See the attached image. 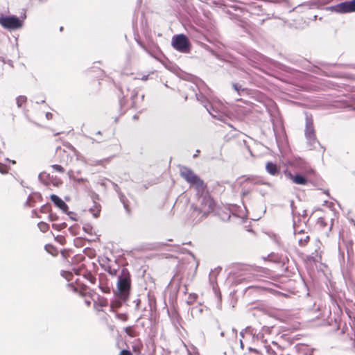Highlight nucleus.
<instances>
[{
  "mask_svg": "<svg viewBox=\"0 0 355 355\" xmlns=\"http://www.w3.org/2000/svg\"><path fill=\"white\" fill-rule=\"evenodd\" d=\"M295 233L299 245L302 247L306 246L310 241L309 235L303 230H298L297 227H295Z\"/></svg>",
  "mask_w": 355,
  "mask_h": 355,
  "instance_id": "14",
  "label": "nucleus"
},
{
  "mask_svg": "<svg viewBox=\"0 0 355 355\" xmlns=\"http://www.w3.org/2000/svg\"><path fill=\"white\" fill-rule=\"evenodd\" d=\"M0 25L9 31L17 30L22 27L23 21L15 15L7 16L1 13Z\"/></svg>",
  "mask_w": 355,
  "mask_h": 355,
  "instance_id": "6",
  "label": "nucleus"
},
{
  "mask_svg": "<svg viewBox=\"0 0 355 355\" xmlns=\"http://www.w3.org/2000/svg\"><path fill=\"white\" fill-rule=\"evenodd\" d=\"M263 184V181L256 176L244 177V179L240 182V185L251 187L254 185H260Z\"/></svg>",
  "mask_w": 355,
  "mask_h": 355,
  "instance_id": "15",
  "label": "nucleus"
},
{
  "mask_svg": "<svg viewBox=\"0 0 355 355\" xmlns=\"http://www.w3.org/2000/svg\"><path fill=\"white\" fill-rule=\"evenodd\" d=\"M281 355H284V354H281Z\"/></svg>",
  "mask_w": 355,
  "mask_h": 355,
  "instance_id": "42",
  "label": "nucleus"
},
{
  "mask_svg": "<svg viewBox=\"0 0 355 355\" xmlns=\"http://www.w3.org/2000/svg\"><path fill=\"white\" fill-rule=\"evenodd\" d=\"M353 243L352 241H349V245L352 246Z\"/></svg>",
  "mask_w": 355,
  "mask_h": 355,
  "instance_id": "41",
  "label": "nucleus"
},
{
  "mask_svg": "<svg viewBox=\"0 0 355 355\" xmlns=\"http://www.w3.org/2000/svg\"><path fill=\"white\" fill-rule=\"evenodd\" d=\"M39 180L46 186L53 185V187H58L62 184V181L60 178L54 177L46 172L40 173Z\"/></svg>",
  "mask_w": 355,
  "mask_h": 355,
  "instance_id": "10",
  "label": "nucleus"
},
{
  "mask_svg": "<svg viewBox=\"0 0 355 355\" xmlns=\"http://www.w3.org/2000/svg\"><path fill=\"white\" fill-rule=\"evenodd\" d=\"M305 135L309 139H314L315 137L313 123L311 119L306 121Z\"/></svg>",
  "mask_w": 355,
  "mask_h": 355,
  "instance_id": "17",
  "label": "nucleus"
},
{
  "mask_svg": "<svg viewBox=\"0 0 355 355\" xmlns=\"http://www.w3.org/2000/svg\"><path fill=\"white\" fill-rule=\"evenodd\" d=\"M122 306V303L119 300H114L111 302L110 306V311L113 313H116V310L119 308H121Z\"/></svg>",
  "mask_w": 355,
  "mask_h": 355,
  "instance_id": "23",
  "label": "nucleus"
},
{
  "mask_svg": "<svg viewBox=\"0 0 355 355\" xmlns=\"http://www.w3.org/2000/svg\"><path fill=\"white\" fill-rule=\"evenodd\" d=\"M53 114L51 112H46L45 117L47 121L51 120L53 119Z\"/></svg>",
  "mask_w": 355,
  "mask_h": 355,
  "instance_id": "36",
  "label": "nucleus"
},
{
  "mask_svg": "<svg viewBox=\"0 0 355 355\" xmlns=\"http://www.w3.org/2000/svg\"><path fill=\"white\" fill-rule=\"evenodd\" d=\"M85 304H87V306L89 307V306H91L92 302H91V301H89V300H85Z\"/></svg>",
  "mask_w": 355,
  "mask_h": 355,
  "instance_id": "38",
  "label": "nucleus"
},
{
  "mask_svg": "<svg viewBox=\"0 0 355 355\" xmlns=\"http://www.w3.org/2000/svg\"><path fill=\"white\" fill-rule=\"evenodd\" d=\"M132 351L139 355L141 353V350L143 349V345L139 340H137L134 342L133 345L132 346Z\"/></svg>",
  "mask_w": 355,
  "mask_h": 355,
  "instance_id": "22",
  "label": "nucleus"
},
{
  "mask_svg": "<svg viewBox=\"0 0 355 355\" xmlns=\"http://www.w3.org/2000/svg\"><path fill=\"white\" fill-rule=\"evenodd\" d=\"M125 332L130 337L136 336V331H135L134 327L132 326H128V327H125Z\"/></svg>",
  "mask_w": 355,
  "mask_h": 355,
  "instance_id": "29",
  "label": "nucleus"
},
{
  "mask_svg": "<svg viewBox=\"0 0 355 355\" xmlns=\"http://www.w3.org/2000/svg\"><path fill=\"white\" fill-rule=\"evenodd\" d=\"M241 187V195L242 198H244L250 195L252 191V187L244 185H240Z\"/></svg>",
  "mask_w": 355,
  "mask_h": 355,
  "instance_id": "25",
  "label": "nucleus"
},
{
  "mask_svg": "<svg viewBox=\"0 0 355 355\" xmlns=\"http://www.w3.org/2000/svg\"><path fill=\"white\" fill-rule=\"evenodd\" d=\"M216 206V200L207 189L197 192V198L191 205V217L196 222H200L214 213Z\"/></svg>",
  "mask_w": 355,
  "mask_h": 355,
  "instance_id": "1",
  "label": "nucleus"
},
{
  "mask_svg": "<svg viewBox=\"0 0 355 355\" xmlns=\"http://www.w3.org/2000/svg\"><path fill=\"white\" fill-rule=\"evenodd\" d=\"M51 201L60 209L65 211L68 209L67 205L58 196L52 194L50 196Z\"/></svg>",
  "mask_w": 355,
  "mask_h": 355,
  "instance_id": "18",
  "label": "nucleus"
},
{
  "mask_svg": "<svg viewBox=\"0 0 355 355\" xmlns=\"http://www.w3.org/2000/svg\"><path fill=\"white\" fill-rule=\"evenodd\" d=\"M44 114V112H37V113H35V116L31 119L33 123H35V124L40 125V126H42L43 125V121L41 120L39 116H42V115Z\"/></svg>",
  "mask_w": 355,
  "mask_h": 355,
  "instance_id": "26",
  "label": "nucleus"
},
{
  "mask_svg": "<svg viewBox=\"0 0 355 355\" xmlns=\"http://www.w3.org/2000/svg\"><path fill=\"white\" fill-rule=\"evenodd\" d=\"M338 13L355 12V0H350L338 3L332 7Z\"/></svg>",
  "mask_w": 355,
  "mask_h": 355,
  "instance_id": "9",
  "label": "nucleus"
},
{
  "mask_svg": "<svg viewBox=\"0 0 355 355\" xmlns=\"http://www.w3.org/2000/svg\"><path fill=\"white\" fill-rule=\"evenodd\" d=\"M133 119H135V120H138L139 119V116L137 115H135L133 116Z\"/></svg>",
  "mask_w": 355,
  "mask_h": 355,
  "instance_id": "39",
  "label": "nucleus"
},
{
  "mask_svg": "<svg viewBox=\"0 0 355 355\" xmlns=\"http://www.w3.org/2000/svg\"><path fill=\"white\" fill-rule=\"evenodd\" d=\"M8 172V167L7 165L0 162V173L2 174H6Z\"/></svg>",
  "mask_w": 355,
  "mask_h": 355,
  "instance_id": "32",
  "label": "nucleus"
},
{
  "mask_svg": "<svg viewBox=\"0 0 355 355\" xmlns=\"http://www.w3.org/2000/svg\"><path fill=\"white\" fill-rule=\"evenodd\" d=\"M116 318L123 322H126L129 319L128 315L125 313H116Z\"/></svg>",
  "mask_w": 355,
  "mask_h": 355,
  "instance_id": "28",
  "label": "nucleus"
},
{
  "mask_svg": "<svg viewBox=\"0 0 355 355\" xmlns=\"http://www.w3.org/2000/svg\"><path fill=\"white\" fill-rule=\"evenodd\" d=\"M119 355H133V354L130 350L123 349L120 352Z\"/></svg>",
  "mask_w": 355,
  "mask_h": 355,
  "instance_id": "35",
  "label": "nucleus"
},
{
  "mask_svg": "<svg viewBox=\"0 0 355 355\" xmlns=\"http://www.w3.org/2000/svg\"><path fill=\"white\" fill-rule=\"evenodd\" d=\"M98 288L104 293H110L111 287L109 283V280L105 275L100 276Z\"/></svg>",
  "mask_w": 355,
  "mask_h": 355,
  "instance_id": "16",
  "label": "nucleus"
},
{
  "mask_svg": "<svg viewBox=\"0 0 355 355\" xmlns=\"http://www.w3.org/2000/svg\"><path fill=\"white\" fill-rule=\"evenodd\" d=\"M342 313V311L336 301H331V304L329 305V311L327 314L324 312L322 313V318H326L327 320L331 322L333 321H336L337 318L336 315L339 316Z\"/></svg>",
  "mask_w": 355,
  "mask_h": 355,
  "instance_id": "11",
  "label": "nucleus"
},
{
  "mask_svg": "<svg viewBox=\"0 0 355 355\" xmlns=\"http://www.w3.org/2000/svg\"><path fill=\"white\" fill-rule=\"evenodd\" d=\"M5 148L6 147L4 142L0 139V155H3L4 153Z\"/></svg>",
  "mask_w": 355,
  "mask_h": 355,
  "instance_id": "34",
  "label": "nucleus"
},
{
  "mask_svg": "<svg viewBox=\"0 0 355 355\" xmlns=\"http://www.w3.org/2000/svg\"><path fill=\"white\" fill-rule=\"evenodd\" d=\"M51 168L53 171L60 173H64L65 172L64 168L61 164H53Z\"/></svg>",
  "mask_w": 355,
  "mask_h": 355,
  "instance_id": "31",
  "label": "nucleus"
},
{
  "mask_svg": "<svg viewBox=\"0 0 355 355\" xmlns=\"http://www.w3.org/2000/svg\"><path fill=\"white\" fill-rule=\"evenodd\" d=\"M16 102L19 107H24L27 103V97L23 95L19 96L16 99Z\"/></svg>",
  "mask_w": 355,
  "mask_h": 355,
  "instance_id": "24",
  "label": "nucleus"
},
{
  "mask_svg": "<svg viewBox=\"0 0 355 355\" xmlns=\"http://www.w3.org/2000/svg\"><path fill=\"white\" fill-rule=\"evenodd\" d=\"M285 175L293 183L299 185H306L309 182V177L315 174V171L312 168L305 170L303 174L293 175L291 171H285Z\"/></svg>",
  "mask_w": 355,
  "mask_h": 355,
  "instance_id": "8",
  "label": "nucleus"
},
{
  "mask_svg": "<svg viewBox=\"0 0 355 355\" xmlns=\"http://www.w3.org/2000/svg\"><path fill=\"white\" fill-rule=\"evenodd\" d=\"M84 270H85V269H84V268H77V269H73V270L74 273H75L76 275H79V276H80V275H83V272Z\"/></svg>",
  "mask_w": 355,
  "mask_h": 355,
  "instance_id": "33",
  "label": "nucleus"
},
{
  "mask_svg": "<svg viewBox=\"0 0 355 355\" xmlns=\"http://www.w3.org/2000/svg\"><path fill=\"white\" fill-rule=\"evenodd\" d=\"M172 46L181 53H189L191 44L188 37L184 34L175 35L172 38Z\"/></svg>",
  "mask_w": 355,
  "mask_h": 355,
  "instance_id": "7",
  "label": "nucleus"
},
{
  "mask_svg": "<svg viewBox=\"0 0 355 355\" xmlns=\"http://www.w3.org/2000/svg\"><path fill=\"white\" fill-rule=\"evenodd\" d=\"M89 211L95 218H98L100 216L101 211V205L95 202L94 206L89 209Z\"/></svg>",
  "mask_w": 355,
  "mask_h": 355,
  "instance_id": "20",
  "label": "nucleus"
},
{
  "mask_svg": "<svg viewBox=\"0 0 355 355\" xmlns=\"http://www.w3.org/2000/svg\"><path fill=\"white\" fill-rule=\"evenodd\" d=\"M74 171L73 169H69L67 172V175H69V177L70 178H73L74 176Z\"/></svg>",
  "mask_w": 355,
  "mask_h": 355,
  "instance_id": "37",
  "label": "nucleus"
},
{
  "mask_svg": "<svg viewBox=\"0 0 355 355\" xmlns=\"http://www.w3.org/2000/svg\"><path fill=\"white\" fill-rule=\"evenodd\" d=\"M266 169L267 172L272 175H276L279 172V168L277 166V165L271 162L266 163Z\"/></svg>",
  "mask_w": 355,
  "mask_h": 355,
  "instance_id": "19",
  "label": "nucleus"
},
{
  "mask_svg": "<svg viewBox=\"0 0 355 355\" xmlns=\"http://www.w3.org/2000/svg\"><path fill=\"white\" fill-rule=\"evenodd\" d=\"M316 225L320 230L328 232L331 230L333 223L329 221L327 216L324 215L318 218Z\"/></svg>",
  "mask_w": 355,
  "mask_h": 355,
  "instance_id": "13",
  "label": "nucleus"
},
{
  "mask_svg": "<svg viewBox=\"0 0 355 355\" xmlns=\"http://www.w3.org/2000/svg\"><path fill=\"white\" fill-rule=\"evenodd\" d=\"M180 176L184 179L191 187L196 189L198 193L207 189V184L191 169L182 166L180 171Z\"/></svg>",
  "mask_w": 355,
  "mask_h": 355,
  "instance_id": "4",
  "label": "nucleus"
},
{
  "mask_svg": "<svg viewBox=\"0 0 355 355\" xmlns=\"http://www.w3.org/2000/svg\"><path fill=\"white\" fill-rule=\"evenodd\" d=\"M197 297V295H193V300H196Z\"/></svg>",
  "mask_w": 355,
  "mask_h": 355,
  "instance_id": "40",
  "label": "nucleus"
},
{
  "mask_svg": "<svg viewBox=\"0 0 355 355\" xmlns=\"http://www.w3.org/2000/svg\"><path fill=\"white\" fill-rule=\"evenodd\" d=\"M131 289V275L127 268H123L117 282V295L122 300L129 298Z\"/></svg>",
  "mask_w": 355,
  "mask_h": 355,
  "instance_id": "3",
  "label": "nucleus"
},
{
  "mask_svg": "<svg viewBox=\"0 0 355 355\" xmlns=\"http://www.w3.org/2000/svg\"><path fill=\"white\" fill-rule=\"evenodd\" d=\"M78 155V152L71 144L64 142L62 146L56 148L54 158L61 164L69 166Z\"/></svg>",
  "mask_w": 355,
  "mask_h": 355,
  "instance_id": "2",
  "label": "nucleus"
},
{
  "mask_svg": "<svg viewBox=\"0 0 355 355\" xmlns=\"http://www.w3.org/2000/svg\"><path fill=\"white\" fill-rule=\"evenodd\" d=\"M61 275L65 278L67 281H71L73 279V275L71 272L70 271H66V270H62L61 272Z\"/></svg>",
  "mask_w": 355,
  "mask_h": 355,
  "instance_id": "30",
  "label": "nucleus"
},
{
  "mask_svg": "<svg viewBox=\"0 0 355 355\" xmlns=\"http://www.w3.org/2000/svg\"><path fill=\"white\" fill-rule=\"evenodd\" d=\"M37 226H38L39 229L40 230V231L44 233L48 232L49 230V224L45 222H40L37 224Z\"/></svg>",
  "mask_w": 355,
  "mask_h": 355,
  "instance_id": "27",
  "label": "nucleus"
},
{
  "mask_svg": "<svg viewBox=\"0 0 355 355\" xmlns=\"http://www.w3.org/2000/svg\"><path fill=\"white\" fill-rule=\"evenodd\" d=\"M92 300L94 309L98 312L103 311V309L108 306V300L103 296L98 295Z\"/></svg>",
  "mask_w": 355,
  "mask_h": 355,
  "instance_id": "12",
  "label": "nucleus"
},
{
  "mask_svg": "<svg viewBox=\"0 0 355 355\" xmlns=\"http://www.w3.org/2000/svg\"><path fill=\"white\" fill-rule=\"evenodd\" d=\"M82 276L83 278L88 280L91 284H94L96 283V278L90 271L84 270Z\"/></svg>",
  "mask_w": 355,
  "mask_h": 355,
  "instance_id": "21",
  "label": "nucleus"
},
{
  "mask_svg": "<svg viewBox=\"0 0 355 355\" xmlns=\"http://www.w3.org/2000/svg\"><path fill=\"white\" fill-rule=\"evenodd\" d=\"M67 289L69 292H73L78 295L85 297H92L93 294L89 291V288L81 281L80 278H77L74 282L67 285Z\"/></svg>",
  "mask_w": 355,
  "mask_h": 355,
  "instance_id": "5",
  "label": "nucleus"
}]
</instances>
